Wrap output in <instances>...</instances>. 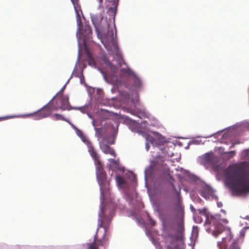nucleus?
<instances>
[{"label":"nucleus","instance_id":"nucleus-1","mask_svg":"<svg viewBox=\"0 0 249 249\" xmlns=\"http://www.w3.org/2000/svg\"><path fill=\"white\" fill-rule=\"evenodd\" d=\"M190 208L195 214L194 219L196 223H201L203 221L202 218L196 214L198 213L203 215L206 218L205 226L212 232V234L214 236L217 237L223 233L226 235L225 236L222 237V241L219 242L218 245L220 249H228V245L231 240L232 235L230 229L226 228L223 224H228V220L227 219L221 218L219 214H210L205 207L196 209L191 205Z\"/></svg>","mask_w":249,"mask_h":249},{"label":"nucleus","instance_id":"nucleus-2","mask_svg":"<svg viewBox=\"0 0 249 249\" xmlns=\"http://www.w3.org/2000/svg\"><path fill=\"white\" fill-rule=\"evenodd\" d=\"M245 174L246 168L242 165L232 167L227 173L230 188L237 196L249 193V178L245 177Z\"/></svg>","mask_w":249,"mask_h":249},{"label":"nucleus","instance_id":"nucleus-3","mask_svg":"<svg viewBox=\"0 0 249 249\" xmlns=\"http://www.w3.org/2000/svg\"><path fill=\"white\" fill-rule=\"evenodd\" d=\"M103 19L102 14H96L91 16V21L96 31L98 32L100 30L105 28L106 26L107 28V32L104 38L102 39V42L104 45L107 50L111 49V46H113L114 50L118 51V46L117 42L115 40L116 37V29L114 23H112V19L109 18L106 19V25H103L101 22Z\"/></svg>","mask_w":249,"mask_h":249},{"label":"nucleus","instance_id":"nucleus-4","mask_svg":"<svg viewBox=\"0 0 249 249\" xmlns=\"http://www.w3.org/2000/svg\"><path fill=\"white\" fill-rule=\"evenodd\" d=\"M115 210L114 203H101L98 229L103 228L104 235L107 232L109 224L115 214Z\"/></svg>","mask_w":249,"mask_h":249},{"label":"nucleus","instance_id":"nucleus-5","mask_svg":"<svg viewBox=\"0 0 249 249\" xmlns=\"http://www.w3.org/2000/svg\"><path fill=\"white\" fill-rule=\"evenodd\" d=\"M95 165H96V177L100 185L101 202H104L107 197L110 196L109 183L107 180V175L101 162Z\"/></svg>","mask_w":249,"mask_h":249},{"label":"nucleus","instance_id":"nucleus-6","mask_svg":"<svg viewBox=\"0 0 249 249\" xmlns=\"http://www.w3.org/2000/svg\"><path fill=\"white\" fill-rule=\"evenodd\" d=\"M175 224L177 226V232L182 234L184 231V207L181 203H176L175 207Z\"/></svg>","mask_w":249,"mask_h":249},{"label":"nucleus","instance_id":"nucleus-7","mask_svg":"<svg viewBox=\"0 0 249 249\" xmlns=\"http://www.w3.org/2000/svg\"><path fill=\"white\" fill-rule=\"evenodd\" d=\"M100 234V232L97 229L93 241L87 244V249H101L102 247H103L105 249L106 243L108 239V237H106V236L108 235V233L107 232L104 235V231H103L101 238H99Z\"/></svg>","mask_w":249,"mask_h":249},{"label":"nucleus","instance_id":"nucleus-8","mask_svg":"<svg viewBox=\"0 0 249 249\" xmlns=\"http://www.w3.org/2000/svg\"><path fill=\"white\" fill-rule=\"evenodd\" d=\"M56 96V95L42 108L32 114L35 119L40 120L51 115L53 110H54L53 108V100Z\"/></svg>","mask_w":249,"mask_h":249},{"label":"nucleus","instance_id":"nucleus-9","mask_svg":"<svg viewBox=\"0 0 249 249\" xmlns=\"http://www.w3.org/2000/svg\"><path fill=\"white\" fill-rule=\"evenodd\" d=\"M55 102V104L53 103V110H66L68 108L69 99L68 97H61L57 99Z\"/></svg>","mask_w":249,"mask_h":249},{"label":"nucleus","instance_id":"nucleus-10","mask_svg":"<svg viewBox=\"0 0 249 249\" xmlns=\"http://www.w3.org/2000/svg\"><path fill=\"white\" fill-rule=\"evenodd\" d=\"M85 142L88 148V152L89 153L90 156L94 160L95 164L100 163L101 161L99 160V156L95 150L92 143L89 141H87Z\"/></svg>","mask_w":249,"mask_h":249},{"label":"nucleus","instance_id":"nucleus-11","mask_svg":"<svg viewBox=\"0 0 249 249\" xmlns=\"http://www.w3.org/2000/svg\"><path fill=\"white\" fill-rule=\"evenodd\" d=\"M103 62L106 65L107 67V70L110 71V76L114 77L115 73L118 71V67L112 64V63L108 59V58L105 56L103 58Z\"/></svg>","mask_w":249,"mask_h":249},{"label":"nucleus","instance_id":"nucleus-12","mask_svg":"<svg viewBox=\"0 0 249 249\" xmlns=\"http://www.w3.org/2000/svg\"><path fill=\"white\" fill-rule=\"evenodd\" d=\"M168 247L169 249H184V243L180 240L173 238Z\"/></svg>","mask_w":249,"mask_h":249},{"label":"nucleus","instance_id":"nucleus-13","mask_svg":"<svg viewBox=\"0 0 249 249\" xmlns=\"http://www.w3.org/2000/svg\"><path fill=\"white\" fill-rule=\"evenodd\" d=\"M100 148L104 153L106 154H109L114 157H116V154L114 150L109 146L107 144H101Z\"/></svg>","mask_w":249,"mask_h":249},{"label":"nucleus","instance_id":"nucleus-14","mask_svg":"<svg viewBox=\"0 0 249 249\" xmlns=\"http://www.w3.org/2000/svg\"><path fill=\"white\" fill-rule=\"evenodd\" d=\"M201 195L202 196L204 197L206 200H210L211 197L213 198L214 201H217L218 200L217 197L213 196L212 195V192L210 190H203L201 192Z\"/></svg>","mask_w":249,"mask_h":249},{"label":"nucleus","instance_id":"nucleus-15","mask_svg":"<svg viewBox=\"0 0 249 249\" xmlns=\"http://www.w3.org/2000/svg\"><path fill=\"white\" fill-rule=\"evenodd\" d=\"M91 29L89 25H85L83 27L82 26L81 32H78L80 34L84 36H88L91 33Z\"/></svg>","mask_w":249,"mask_h":249},{"label":"nucleus","instance_id":"nucleus-16","mask_svg":"<svg viewBox=\"0 0 249 249\" xmlns=\"http://www.w3.org/2000/svg\"><path fill=\"white\" fill-rule=\"evenodd\" d=\"M87 55L88 64L93 68H96V64L92 54L89 52H87Z\"/></svg>","mask_w":249,"mask_h":249},{"label":"nucleus","instance_id":"nucleus-17","mask_svg":"<svg viewBox=\"0 0 249 249\" xmlns=\"http://www.w3.org/2000/svg\"><path fill=\"white\" fill-rule=\"evenodd\" d=\"M75 12L76 13V21L78 26L77 33H78V32H81V28L83 25L79 13L78 12V11H76Z\"/></svg>","mask_w":249,"mask_h":249},{"label":"nucleus","instance_id":"nucleus-18","mask_svg":"<svg viewBox=\"0 0 249 249\" xmlns=\"http://www.w3.org/2000/svg\"><path fill=\"white\" fill-rule=\"evenodd\" d=\"M121 72L132 78L134 76L135 73L129 68H124L121 70Z\"/></svg>","mask_w":249,"mask_h":249},{"label":"nucleus","instance_id":"nucleus-19","mask_svg":"<svg viewBox=\"0 0 249 249\" xmlns=\"http://www.w3.org/2000/svg\"><path fill=\"white\" fill-rule=\"evenodd\" d=\"M132 79L134 83V86L136 87H140L141 86L142 81L141 79L136 75V74L132 77Z\"/></svg>","mask_w":249,"mask_h":249},{"label":"nucleus","instance_id":"nucleus-20","mask_svg":"<svg viewBox=\"0 0 249 249\" xmlns=\"http://www.w3.org/2000/svg\"><path fill=\"white\" fill-rule=\"evenodd\" d=\"M53 118L54 120H63L67 122H68V121L64 118V117L61 115V114H58V113H55L54 114L53 116Z\"/></svg>","mask_w":249,"mask_h":249},{"label":"nucleus","instance_id":"nucleus-21","mask_svg":"<svg viewBox=\"0 0 249 249\" xmlns=\"http://www.w3.org/2000/svg\"><path fill=\"white\" fill-rule=\"evenodd\" d=\"M116 9L115 7H110L108 8L107 10V13L109 14L110 16L113 17L114 18V16L116 14Z\"/></svg>","mask_w":249,"mask_h":249},{"label":"nucleus","instance_id":"nucleus-22","mask_svg":"<svg viewBox=\"0 0 249 249\" xmlns=\"http://www.w3.org/2000/svg\"><path fill=\"white\" fill-rule=\"evenodd\" d=\"M116 181L117 182V183L120 185H123L124 183V178L118 175L116 176Z\"/></svg>","mask_w":249,"mask_h":249},{"label":"nucleus","instance_id":"nucleus-23","mask_svg":"<svg viewBox=\"0 0 249 249\" xmlns=\"http://www.w3.org/2000/svg\"><path fill=\"white\" fill-rule=\"evenodd\" d=\"M146 139L147 141L149 142L152 144H154V143H156L155 142V138H154L152 136H151L149 135H147L146 136Z\"/></svg>","mask_w":249,"mask_h":249},{"label":"nucleus","instance_id":"nucleus-24","mask_svg":"<svg viewBox=\"0 0 249 249\" xmlns=\"http://www.w3.org/2000/svg\"><path fill=\"white\" fill-rule=\"evenodd\" d=\"M229 249H239L238 244L236 242H233L230 246Z\"/></svg>","mask_w":249,"mask_h":249},{"label":"nucleus","instance_id":"nucleus-25","mask_svg":"<svg viewBox=\"0 0 249 249\" xmlns=\"http://www.w3.org/2000/svg\"><path fill=\"white\" fill-rule=\"evenodd\" d=\"M71 1L73 4L75 11H78L77 8L79 6L78 3V0H71Z\"/></svg>","mask_w":249,"mask_h":249},{"label":"nucleus","instance_id":"nucleus-26","mask_svg":"<svg viewBox=\"0 0 249 249\" xmlns=\"http://www.w3.org/2000/svg\"><path fill=\"white\" fill-rule=\"evenodd\" d=\"M95 131L98 137H101L102 136V129L101 128H95Z\"/></svg>","mask_w":249,"mask_h":249},{"label":"nucleus","instance_id":"nucleus-27","mask_svg":"<svg viewBox=\"0 0 249 249\" xmlns=\"http://www.w3.org/2000/svg\"><path fill=\"white\" fill-rule=\"evenodd\" d=\"M76 130L77 134L79 137H82L83 136V134L82 132L80 130H79L78 128H76Z\"/></svg>","mask_w":249,"mask_h":249},{"label":"nucleus","instance_id":"nucleus-28","mask_svg":"<svg viewBox=\"0 0 249 249\" xmlns=\"http://www.w3.org/2000/svg\"><path fill=\"white\" fill-rule=\"evenodd\" d=\"M229 154L231 155V157H233L235 155V151H231L228 153Z\"/></svg>","mask_w":249,"mask_h":249},{"label":"nucleus","instance_id":"nucleus-29","mask_svg":"<svg viewBox=\"0 0 249 249\" xmlns=\"http://www.w3.org/2000/svg\"><path fill=\"white\" fill-rule=\"evenodd\" d=\"M220 212L222 213L224 215L227 214V211L226 209H221L220 210Z\"/></svg>","mask_w":249,"mask_h":249},{"label":"nucleus","instance_id":"nucleus-30","mask_svg":"<svg viewBox=\"0 0 249 249\" xmlns=\"http://www.w3.org/2000/svg\"><path fill=\"white\" fill-rule=\"evenodd\" d=\"M110 162H111V163H116V160H114V159H109L108 160Z\"/></svg>","mask_w":249,"mask_h":249},{"label":"nucleus","instance_id":"nucleus-31","mask_svg":"<svg viewBox=\"0 0 249 249\" xmlns=\"http://www.w3.org/2000/svg\"><path fill=\"white\" fill-rule=\"evenodd\" d=\"M9 118H10V117H9V116H6V117H4L0 118V120H4V119H8Z\"/></svg>","mask_w":249,"mask_h":249},{"label":"nucleus","instance_id":"nucleus-32","mask_svg":"<svg viewBox=\"0 0 249 249\" xmlns=\"http://www.w3.org/2000/svg\"><path fill=\"white\" fill-rule=\"evenodd\" d=\"M146 149L147 151H148L149 149V146L147 143H146Z\"/></svg>","mask_w":249,"mask_h":249},{"label":"nucleus","instance_id":"nucleus-33","mask_svg":"<svg viewBox=\"0 0 249 249\" xmlns=\"http://www.w3.org/2000/svg\"><path fill=\"white\" fill-rule=\"evenodd\" d=\"M126 201H133V199H129V195H127V199H126Z\"/></svg>","mask_w":249,"mask_h":249},{"label":"nucleus","instance_id":"nucleus-34","mask_svg":"<svg viewBox=\"0 0 249 249\" xmlns=\"http://www.w3.org/2000/svg\"><path fill=\"white\" fill-rule=\"evenodd\" d=\"M217 205L218 208H221L222 207V203H217Z\"/></svg>","mask_w":249,"mask_h":249},{"label":"nucleus","instance_id":"nucleus-35","mask_svg":"<svg viewBox=\"0 0 249 249\" xmlns=\"http://www.w3.org/2000/svg\"><path fill=\"white\" fill-rule=\"evenodd\" d=\"M65 86H64L62 88V89H61L60 91H63V90L64 89H65Z\"/></svg>","mask_w":249,"mask_h":249},{"label":"nucleus","instance_id":"nucleus-36","mask_svg":"<svg viewBox=\"0 0 249 249\" xmlns=\"http://www.w3.org/2000/svg\"><path fill=\"white\" fill-rule=\"evenodd\" d=\"M151 224L152 225H154L155 224V222L152 221H151Z\"/></svg>","mask_w":249,"mask_h":249},{"label":"nucleus","instance_id":"nucleus-37","mask_svg":"<svg viewBox=\"0 0 249 249\" xmlns=\"http://www.w3.org/2000/svg\"><path fill=\"white\" fill-rule=\"evenodd\" d=\"M118 65H119L120 67H121V63L120 62L118 63Z\"/></svg>","mask_w":249,"mask_h":249},{"label":"nucleus","instance_id":"nucleus-38","mask_svg":"<svg viewBox=\"0 0 249 249\" xmlns=\"http://www.w3.org/2000/svg\"><path fill=\"white\" fill-rule=\"evenodd\" d=\"M137 211H135L134 212H133V213L134 214H136L137 213Z\"/></svg>","mask_w":249,"mask_h":249},{"label":"nucleus","instance_id":"nucleus-39","mask_svg":"<svg viewBox=\"0 0 249 249\" xmlns=\"http://www.w3.org/2000/svg\"><path fill=\"white\" fill-rule=\"evenodd\" d=\"M247 154L249 155V150H247Z\"/></svg>","mask_w":249,"mask_h":249},{"label":"nucleus","instance_id":"nucleus-40","mask_svg":"<svg viewBox=\"0 0 249 249\" xmlns=\"http://www.w3.org/2000/svg\"><path fill=\"white\" fill-rule=\"evenodd\" d=\"M233 146H234V144H232V145L230 147H231V148H232V147H233Z\"/></svg>","mask_w":249,"mask_h":249},{"label":"nucleus","instance_id":"nucleus-41","mask_svg":"<svg viewBox=\"0 0 249 249\" xmlns=\"http://www.w3.org/2000/svg\"><path fill=\"white\" fill-rule=\"evenodd\" d=\"M142 204V207H144V205H143V203H141Z\"/></svg>","mask_w":249,"mask_h":249},{"label":"nucleus","instance_id":"nucleus-42","mask_svg":"<svg viewBox=\"0 0 249 249\" xmlns=\"http://www.w3.org/2000/svg\"><path fill=\"white\" fill-rule=\"evenodd\" d=\"M115 79L116 81H117V77H115Z\"/></svg>","mask_w":249,"mask_h":249},{"label":"nucleus","instance_id":"nucleus-43","mask_svg":"<svg viewBox=\"0 0 249 249\" xmlns=\"http://www.w3.org/2000/svg\"><path fill=\"white\" fill-rule=\"evenodd\" d=\"M180 200L179 199L178 202H180Z\"/></svg>","mask_w":249,"mask_h":249}]
</instances>
